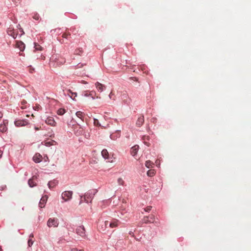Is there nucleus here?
Listing matches in <instances>:
<instances>
[{"instance_id": "1", "label": "nucleus", "mask_w": 251, "mask_h": 251, "mask_svg": "<svg viewBox=\"0 0 251 251\" xmlns=\"http://www.w3.org/2000/svg\"><path fill=\"white\" fill-rule=\"evenodd\" d=\"M7 33L14 39H16L20 38L24 33V32L21 28L15 29L11 27H9L7 30Z\"/></svg>"}, {"instance_id": "2", "label": "nucleus", "mask_w": 251, "mask_h": 251, "mask_svg": "<svg viewBox=\"0 0 251 251\" xmlns=\"http://www.w3.org/2000/svg\"><path fill=\"white\" fill-rule=\"evenodd\" d=\"M96 191L95 190H90L87 192L83 196L84 202H91L95 195Z\"/></svg>"}, {"instance_id": "3", "label": "nucleus", "mask_w": 251, "mask_h": 251, "mask_svg": "<svg viewBox=\"0 0 251 251\" xmlns=\"http://www.w3.org/2000/svg\"><path fill=\"white\" fill-rule=\"evenodd\" d=\"M59 225V221L57 218H50L47 222V226L49 227H56Z\"/></svg>"}, {"instance_id": "4", "label": "nucleus", "mask_w": 251, "mask_h": 251, "mask_svg": "<svg viewBox=\"0 0 251 251\" xmlns=\"http://www.w3.org/2000/svg\"><path fill=\"white\" fill-rule=\"evenodd\" d=\"M73 192L66 191L62 193L61 197L65 201H67L72 199Z\"/></svg>"}, {"instance_id": "5", "label": "nucleus", "mask_w": 251, "mask_h": 251, "mask_svg": "<svg viewBox=\"0 0 251 251\" xmlns=\"http://www.w3.org/2000/svg\"><path fill=\"white\" fill-rule=\"evenodd\" d=\"M83 95L84 97H91L93 100H94L95 98L97 99H100V97L99 96H96V93L95 91H85L83 92Z\"/></svg>"}, {"instance_id": "6", "label": "nucleus", "mask_w": 251, "mask_h": 251, "mask_svg": "<svg viewBox=\"0 0 251 251\" xmlns=\"http://www.w3.org/2000/svg\"><path fill=\"white\" fill-rule=\"evenodd\" d=\"M143 222L145 224L151 223H156V222L155 221V217L153 215H151L150 216L144 217L143 219Z\"/></svg>"}, {"instance_id": "7", "label": "nucleus", "mask_w": 251, "mask_h": 251, "mask_svg": "<svg viewBox=\"0 0 251 251\" xmlns=\"http://www.w3.org/2000/svg\"><path fill=\"white\" fill-rule=\"evenodd\" d=\"M76 233L83 238L86 237L85 229L83 226H78L76 229Z\"/></svg>"}, {"instance_id": "8", "label": "nucleus", "mask_w": 251, "mask_h": 251, "mask_svg": "<svg viewBox=\"0 0 251 251\" xmlns=\"http://www.w3.org/2000/svg\"><path fill=\"white\" fill-rule=\"evenodd\" d=\"M45 123L48 125L55 126H56V123L52 117H48L45 120Z\"/></svg>"}, {"instance_id": "9", "label": "nucleus", "mask_w": 251, "mask_h": 251, "mask_svg": "<svg viewBox=\"0 0 251 251\" xmlns=\"http://www.w3.org/2000/svg\"><path fill=\"white\" fill-rule=\"evenodd\" d=\"M121 224V222L116 219H113L111 222L109 223V227L110 228H114L118 227L119 225Z\"/></svg>"}, {"instance_id": "10", "label": "nucleus", "mask_w": 251, "mask_h": 251, "mask_svg": "<svg viewBox=\"0 0 251 251\" xmlns=\"http://www.w3.org/2000/svg\"><path fill=\"white\" fill-rule=\"evenodd\" d=\"M8 124V121L4 120L3 123L0 124V131L1 132H5L7 130V125Z\"/></svg>"}, {"instance_id": "11", "label": "nucleus", "mask_w": 251, "mask_h": 251, "mask_svg": "<svg viewBox=\"0 0 251 251\" xmlns=\"http://www.w3.org/2000/svg\"><path fill=\"white\" fill-rule=\"evenodd\" d=\"M28 124V122L26 120H17L15 121V125L16 126H24Z\"/></svg>"}, {"instance_id": "12", "label": "nucleus", "mask_w": 251, "mask_h": 251, "mask_svg": "<svg viewBox=\"0 0 251 251\" xmlns=\"http://www.w3.org/2000/svg\"><path fill=\"white\" fill-rule=\"evenodd\" d=\"M42 156L39 153H35L32 157V160L35 163H39L42 161Z\"/></svg>"}, {"instance_id": "13", "label": "nucleus", "mask_w": 251, "mask_h": 251, "mask_svg": "<svg viewBox=\"0 0 251 251\" xmlns=\"http://www.w3.org/2000/svg\"><path fill=\"white\" fill-rule=\"evenodd\" d=\"M48 198V196L46 195H45L42 197L39 204V205L41 208H43L45 207Z\"/></svg>"}, {"instance_id": "14", "label": "nucleus", "mask_w": 251, "mask_h": 251, "mask_svg": "<svg viewBox=\"0 0 251 251\" xmlns=\"http://www.w3.org/2000/svg\"><path fill=\"white\" fill-rule=\"evenodd\" d=\"M95 86L100 92H102L105 88V86L99 82L95 83Z\"/></svg>"}, {"instance_id": "15", "label": "nucleus", "mask_w": 251, "mask_h": 251, "mask_svg": "<svg viewBox=\"0 0 251 251\" xmlns=\"http://www.w3.org/2000/svg\"><path fill=\"white\" fill-rule=\"evenodd\" d=\"M98 228L100 232H105L106 231V227L104 226L103 222L99 223Z\"/></svg>"}, {"instance_id": "16", "label": "nucleus", "mask_w": 251, "mask_h": 251, "mask_svg": "<svg viewBox=\"0 0 251 251\" xmlns=\"http://www.w3.org/2000/svg\"><path fill=\"white\" fill-rule=\"evenodd\" d=\"M67 95L71 98L73 100H75V98L77 96V94L75 92H73L70 90L67 91Z\"/></svg>"}, {"instance_id": "17", "label": "nucleus", "mask_w": 251, "mask_h": 251, "mask_svg": "<svg viewBox=\"0 0 251 251\" xmlns=\"http://www.w3.org/2000/svg\"><path fill=\"white\" fill-rule=\"evenodd\" d=\"M16 47L19 48L20 50L23 51L25 48V45L22 41H17Z\"/></svg>"}, {"instance_id": "18", "label": "nucleus", "mask_w": 251, "mask_h": 251, "mask_svg": "<svg viewBox=\"0 0 251 251\" xmlns=\"http://www.w3.org/2000/svg\"><path fill=\"white\" fill-rule=\"evenodd\" d=\"M139 149L138 145H135L131 149V154L132 156H135L137 154V152Z\"/></svg>"}, {"instance_id": "19", "label": "nucleus", "mask_w": 251, "mask_h": 251, "mask_svg": "<svg viewBox=\"0 0 251 251\" xmlns=\"http://www.w3.org/2000/svg\"><path fill=\"white\" fill-rule=\"evenodd\" d=\"M144 122V116H140L138 118L137 122H136V125L138 126H141Z\"/></svg>"}, {"instance_id": "20", "label": "nucleus", "mask_w": 251, "mask_h": 251, "mask_svg": "<svg viewBox=\"0 0 251 251\" xmlns=\"http://www.w3.org/2000/svg\"><path fill=\"white\" fill-rule=\"evenodd\" d=\"M57 181L55 180L50 181L48 183V186L50 188H54L57 185Z\"/></svg>"}, {"instance_id": "21", "label": "nucleus", "mask_w": 251, "mask_h": 251, "mask_svg": "<svg viewBox=\"0 0 251 251\" xmlns=\"http://www.w3.org/2000/svg\"><path fill=\"white\" fill-rule=\"evenodd\" d=\"M34 51H38V50H39V51L42 50L43 48L40 45H39L38 43H34Z\"/></svg>"}, {"instance_id": "22", "label": "nucleus", "mask_w": 251, "mask_h": 251, "mask_svg": "<svg viewBox=\"0 0 251 251\" xmlns=\"http://www.w3.org/2000/svg\"><path fill=\"white\" fill-rule=\"evenodd\" d=\"M76 116L81 119L82 121H83V118L85 116V114L84 113L82 112L81 111H77L75 113Z\"/></svg>"}, {"instance_id": "23", "label": "nucleus", "mask_w": 251, "mask_h": 251, "mask_svg": "<svg viewBox=\"0 0 251 251\" xmlns=\"http://www.w3.org/2000/svg\"><path fill=\"white\" fill-rule=\"evenodd\" d=\"M143 140L144 141V144L147 146H150V143L147 142V140H149V137L148 136H144L143 137Z\"/></svg>"}, {"instance_id": "24", "label": "nucleus", "mask_w": 251, "mask_h": 251, "mask_svg": "<svg viewBox=\"0 0 251 251\" xmlns=\"http://www.w3.org/2000/svg\"><path fill=\"white\" fill-rule=\"evenodd\" d=\"M101 155L105 158H108V152L106 149H103L101 151Z\"/></svg>"}, {"instance_id": "25", "label": "nucleus", "mask_w": 251, "mask_h": 251, "mask_svg": "<svg viewBox=\"0 0 251 251\" xmlns=\"http://www.w3.org/2000/svg\"><path fill=\"white\" fill-rule=\"evenodd\" d=\"M153 165V163L150 160H148L146 162L145 166L148 168L152 167Z\"/></svg>"}, {"instance_id": "26", "label": "nucleus", "mask_w": 251, "mask_h": 251, "mask_svg": "<svg viewBox=\"0 0 251 251\" xmlns=\"http://www.w3.org/2000/svg\"><path fill=\"white\" fill-rule=\"evenodd\" d=\"M83 52V50L81 48H78L75 51V54L76 55H80Z\"/></svg>"}, {"instance_id": "27", "label": "nucleus", "mask_w": 251, "mask_h": 251, "mask_svg": "<svg viewBox=\"0 0 251 251\" xmlns=\"http://www.w3.org/2000/svg\"><path fill=\"white\" fill-rule=\"evenodd\" d=\"M32 108L35 111H39L42 109V107L39 104H35V106L32 107Z\"/></svg>"}, {"instance_id": "28", "label": "nucleus", "mask_w": 251, "mask_h": 251, "mask_svg": "<svg viewBox=\"0 0 251 251\" xmlns=\"http://www.w3.org/2000/svg\"><path fill=\"white\" fill-rule=\"evenodd\" d=\"M147 175L149 176H152L155 175V171L154 170H150L147 172Z\"/></svg>"}, {"instance_id": "29", "label": "nucleus", "mask_w": 251, "mask_h": 251, "mask_svg": "<svg viewBox=\"0 0 251 251\" xmlns=\"http://www.w3.org/2000/svg\"><path fill=\"white\" fill-rule=\"evenodd\" d=\"M57 114L59 115H63L65 113V110L63 108H59L57 110Z\"/></svg>"}, {"instance_id": "30", "label": "nucleus", "mask_w": 251, "mask_h": 251, "mask_svg": "<svg viewBox=\"0 0 251 251\" xmlns=\"http://www.w3.org/2000/svg\"><path fill=\"white\" fill-rule=\"evenodd\" d=\"M118 183L120 185H123L124 184V181L122 178H119L117 180Z\"/></svg>"}, {"instance_id": "31", "label": "nucleus", "mask_w": 251, "mask_h": 251, "mask_svg": "<svg viewBox=\"0 0 251 251\" xmlns=\"http://www.w3.org/2000/svg\"><path fill=\"white\" fill-rule=\"evenodd\" d=\"M109 97L110 99H112L113 100H115V96H114V93L112 92V91H111L109 95Z\"/></svg>"}, {"instance_id": "32", "label": "nucleus", "mask_w": 251, "mask_h": 251, "mask_svg": "<svg viewBox=\"0 0 251 251\" xmlns=\"http://www.w3.org/2000/svg\"><path fill=\"white\" fill-rule=\"evenodd\" d=\"M71 36V34L70 33H64L62 34V37L63 38L67 39L69 37Z\"/></svg>"}, {"instance_id": "33", "label": "nucleus", "mask_w": 251, "mask_h": 251, "mask_svg": "<svg viewBox=\"0 0 251 251\" xmlns=\"http://www.w3.org/2000/svg\"><path fill=\"white\" fill-rule=\"evenodd\" d=\"M37 176H32V187L33 186H36L37 185V184L36 183H34V180L35 179H37Z\"/></svg>"}, {"instance_id": "34", "label": "nucleus", "mask_w": 251, "mask_h": 251, "mask_svg": "<svg viewBox=\"0 0 251 251\" xmlns=\"http://www.w3.org/2000/svg\"><path fill=\"white\" fill-rule=\"evenodd\" d=\"M94 124L95 126H100V124L99 123V121L98 120L94 119Z\"/></svg>"}, {"instance_id": "35", "label": "nucleus", "mask_w": 251, "mask_h": 251, "mask_svg": "<svg viewBox=\"0 0 251 251\" xmlns=\"http://www.w3.org/2000/svg\"><path fill=\"white\" fill-rule=\"evenodd\" d=\"M103 223L104 224V226H105V227H106V229H107V226L108 225H109V222L108 221H105L104 222H103Z\"/></svg>"}, {"instance_id": "36", "label": "nucleus", "mask_w": 251, "mask_h": 251, "mask_svg": "<svg viewBox=\"0 0 251 251\" xmlns=\"http://www.w3.org/2000/svg\"><path fill=\"white\" fill-rule=\"evenodd\" d=\"M151 208L152 207L151 206H148L145 209V210L146 212H149L151 210Z\"/></svg>"}, {"instance_id": "37", "label": "nucleus", "mask_w": 251, "mask_h": 251, "mask_svg": "<svg viewBox=\"0 0 251 251\" xmlns=\"http://www.w3.org/2000/svg\"><path fill=\"white\" fill-rule=\"evenodd\" d=\"M15 5H17L20 3V0H12Z\"/></svg>"}, {"instance_id": "38", "label": "nucleus", "mask_w": 251, "mask_h": 251, "mask_svg": "<svg viewBox=\"0 0 251 251\" xmlns=\"http://www.w3.org/2000/svg\"><path fill=\"white\" fill-rule=\"evenodd\" d=\"M33 17L34 19H35L36 20H39V18H40L39 16L37 14H35V15H34V16Z\"/></svg>"}, {"instance_id": "39", "label": "nucleus", "mask_w": 251, "mask_h": 251, "mask_svg": "<svg viewBox=\"0 0 251 251\" xmlns=\"http://www.w3.org/2000/svg\"><path fill=\"white\" fill-rule=\"evenodd\" d=\"M71 251H84L83 250H78L77 249H76V248H73V249H72L71 250Z\"/></svg>"}, {"instance_id": "40", "label": "nucleus", "mask_w": 251, "mask_h": 251, "mask_svg": "<svg viewBox=\"0 0 251 251\" xmlns=\"http://www.w3.org/2000/svg\"><path fill=\"white\" fill-rule=\"evenodd\" d=\"M34 129H35L36 130H40V129H42L41 126H35V127H34Z\"/></svg>"}, {"instance_id": "41", "label": "nucleus", "mask_w": 251, "mask_h": 251, "mask_svg": "<svg viewBox=\"0 0 251 251\" xmlns=\"http://www.w3.org/2000/svg\"><path fill=\"white\" fill-rule=\"evenodd\" d=\"M84 201V200L83 199V196H81L80 201L79 202V204L82 203V202Z\"/></svg>"}, {"instance_id": "42", "label": "nucleus", "mask_w": 251, "mask_h": 251, "mask_svg": "<svg viewBox=\"0 0 251 251\" xmlns=\"http://www.w3.org/2000/svg\"><path fill=\"white\" fill-rule=\"evenodd\" d=\"M28 184L29 187H31V178L29 179L28 181Z\"/></svg>"}, {"instance_id": "43", "label": "nucleus", "mask_w": 251, "mask_h": 251, "mask_svg": "<svg viewBox=\"0 0 251 251\" xmlns=\"http://www.w3.org/2000/svg\"><path fill=\"white\" fill-rule=\"evenodd\" d=\"M110 138H111V139H112V140H115V136H114V134H111V135H110Z\"/></svg>"}, {"instance_id": "44", "label": "nucleus", "mask_w": 251, "mask_h": 251, "mask_svg": "<svg viewBox=\"0 0 251 251\" xmlns=\"http://www.w3.org/2000/svg\"><path fill=\"white\" fill-rule=\"evenodd\" d=\"M30 241H31V239H29L28 240V246L29 247L30 246Z\"/></svg>"}, {"instance_id": "45", "label": "nucleus", "mask_w": 251, "mask_h": 251, "mask_svg": "<svg viewBox=\"0 0 251 251\" xmlns=\"http://www.w3.org/2000/svg\"><path fill=\"white\" fill-rule=\"evenodd\" d=\"M116 133L118 134L117 137H120V131H117Z\"/></svg>"}, {"instance_id": "46", "label": "nucleus", "mask_w": 251, "mask_h": 251, "mask_svg": "<svg viewBox=\"0 0 251 251\" xmlns=\"http://www.w3.org/2000/svg\"><path fill=\"white\" fill-rule=\"evenodd\" d=\"M3 116V114L0 112V119Z\"/></svg>"}, {"instance_id": "47", "label": "nucleus", "mask_w": 251, "mask_h": 251, "mask_svg": "<svg viewBox=\"0 0 251 251\" xmlns=\"http://www.w3.org/2000/svg\"><path fill=\"white\" fill-rule=\"evenodd\" d=\"M2 151L0 150V158H1V156H2Z\"/></svg>"}, {"instance_id": "48", "label": "nucleus", "mask_w": 251, "mask_h": 251, "mask_svg": "<svg viewBox=\"0 0 251 251\" xmlns=\"http://www.w3.org/2000/svg\"><path fill=\"white\" fill-rule=\"evenodd\" d=\"M46 144L47 146L50 145V142H46Z\"/></svg>"}, {"instance_id": "49", "label": "nucleus", "mask_w": 251, "mask_h": 251, "mask_svg": "<svg viewBox=\"0 0 251 251\" xmlns=\"http://www.w3.org/2000/svg\"><path fill=\"white\" fill-rule=\"evenodd\" d=\"M62 43H67V42L65 41H64V40H63L62 41Z\"/></svg>"}, {"instance_id": "50", "label": "nucleus", "mask_w": 251, "mask_h": 251, "mask_svg": "<svg viewBox=\"0 0 251 251\" xmlns=\"http://www.w3.org/2000/svg\"><path fill=\"white\" fill-rule=\"evenodd\" d=\"M0 251H2V249L0 246Z\"/></svg>"}, {"instance_id": "51", "label": "nucleus", "mask_w": 251, "mask_h": 251, "mask_svg": "<svg viewBox=\"0 0 251 251\" xmlns=\"http://www.w3.org/2000/svg\"><path fill=\"white\" fill-rule=\"evenodd\" d=\"M32 118H33L34 117L33 114L32 115Z\"/></svg>"}]
</instances>
